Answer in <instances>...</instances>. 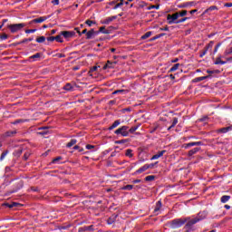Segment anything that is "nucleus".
I'll use <instances>...</instances> for the list:
<instances>
[{
	"label": "nucleus",
	"instance_id": "1",
	"mask_svg": "<svg viewBox=\"0 0 232 232\" xmlns=\"http://www.w3.org/2000/svg\"><path fill=\"white\" fill-rule=\"evenodd\" d=\"M188 222V218H175L169 221L170 229H179Z\"/></svg>",
	"mask_w": 232,
	"mask_h": 232
},
{
	"label": "nucleus",
	"instance_id": "2",
	"mask_svg": "<svg viewBox=\"0 0 232 232\" xmlns=\"http://www.w3.org/2000/svg\"><path fill=\"white\" fill-rule=\"evenodd\" d=\"M128 130H130V127L123 125V126L120 127L119 129H117L114 131V133H115V135H121V137H129L130 131H128Z\"/></svg>",
	"mask_w": 232,
	"mask_h": 232
},
{
	"label": "nucleus",
	"instance_id": "3",
	"mask_svg": "<svg viewBox=\"0 0 232 232\" xmlns=\"http://www.w3.org/2000/svg\"><path fill=\"white\" fill-rule=\"evenodd\" d=\"M24 24H9L7 28L11 31V34H15V32H19V30H23L24 28Z\"/></svg>",
	"mask_w": 232,
	"mask_h": 232
},
{
	"label": "nucleus",
	"instance_id": "4",
	"mask_svg": "<svg viewBox=\"0 0 232 232\" xmlns=\"http://www.w3.org/2000/svg\"><path fill=\"white\" fill-rule=\"evenodd\" d=\"M179 13H175L173 14H168L167 20L169 21V24H173V23H177V19H179Z\"/></svg>",
	"mask_w": 232,
	"mask_h": 232
},
{
	"label": "nucleus",
	"instance_id": "5",
	"mask_svg": "<svg viewBox=\"0 0 232 232\" xmlns=\"http://www.w3.org/2000/svg\"><path fill=\"white\" fill-rule=\"evenodd\" d=\"M193 146H204V143L202 141H192L189 143H185L183 145V148H185V150H188V148H191Z\"/></svg>",
	"mask_w": 232,
	"mask_h": 232
},
{
	"label": "nucleus",
	"instance_id": "6",
	"mask_svg": "<svg viewBox=\"0 0 232 232\" xmlns=\"http://www.w3.org/2000/svg\"><path fill=\"white\" fill-rule=\"evenodd\" d=\"M86 231H90V232L95 231L94 226L93 225L84 226L78 228V232H86Z\"/></svg>",
	"mask_w": 232,
	"mask_h": 232
},
{
	"label": "nucleus",
	"instance_id": "7",
	"mask_svg": "<svg viewBox=\"0 0 232 232\" xmlns=\"http://www.w3.org/2000/svg\"><path fill=\"white\" fill-rule=\"evenodd\" d=\"M208 218V211L204 210L202 212H199L195 218L198 222H200L202 220H205V218Z\"/></svg>",
	"mask_w": 232,
	"mask_h": 232
},
{
	"label": "nucleus",
	"instance_id": "8",
	"mask_svg": "<svg viewBox=\"0 0 232 232\" xmlns=\"http://www.w3.org/2000/svg\"><path fill=\"white\" fill-rule=\"evenodd\" d=\"M188 218L185 227H193V226H195V224L198 222L197 221L196 218L192 219H189V218Z\"/></svg>",
	"mask_w": 232,
	"mask_h": 232
},
{
	"label": "nucleus",
	"instance_id": "9",
	"mask_svg": "<svg viewBox=\"0 0 232 232\" xmlns=\"http://www.w3.org/2000/svg\"><path fill=\"white\" fill-rule=\"evenodd\" d=\"M61 35H63L65 39H70V37H73V35H75V32L63 31Z\"/></svg>",
	"mask_w": 232,
	"mask_h": 232
},
{
	"label": "nucleus",
	"instance_id": "10",
	"mask_svg": "<svg viewBox=\"0 0 232 232\" xmlns=\"http://www.w3.org/2000/svg\"><path fill=\"white\" fill-rule=\"evenodd\" d=\"M117 217H119V215L117 214H112L108 219H107V224L109 226H111V224H115V221L117 220Z\"/></svg>",
	"mask_w": 232,
	"mask_h": 232
},
{
	"label": "nucleus",
	"instance_id": "11",
	"mask_svg": "<svg viewBox=\"0 0 232 232\" xmlns=\"http://www.w3.org/2000/svg\"><path fill=\"white\" fill-rule=\"evenodd\" d=\"M23 186H24V183L23 182V180L18 181L15 184V188H14V190L11 191L10 193H17V191H19V189H21Z\"/></svg>",
	"mask_w": 232,
	"mask_h": 232
},
{
	"label": "nucleus",
	"instance_id": "12",
	"mask_svg": "<svg viewBox=\"0 0 232 232\" xmlns=\"http://www.w3.org/2000/svg\"><path fill=\"white\" fill-rule=\"evenodd\" d=\"M215 10L218 11V7L217 5H211L206 9L201 15H206V14H209V12H215Z\"/></svg>",
	"mask_w": 232,
	"mask_h": 232
},
{
	"label": "nucleus",
	"instance_id": "13",
	"mask_svg": "<svg viewBox=\"0 0 232 232\" xmlns=\"http://www.w3.org/2000/svg\"><path fill=\"white\" fill-rule=\"evenodd\" d=\"M164 153H166V150H161L158 152L157 154L151 157L150 160H158V159H160V157L164 156Z\"/></svg>",
	"mask_w": 232,
	"mask_h": 232
},
{
	"label": "nucleus",
	"instance_id": "14",
	"mask_svg": "<svg viewBox=\"0 0 232 232\" xmlns=\"http://www.w3.org/2000/svg\"><path fill=\"white\" fill-rule=\"evenodd\" d=\"M46 19H48V17H46V16H41V17H39V18H36V19L32 20V21L29 23V24H34V23H44V21H46Z\"/></svg>",
	"mask_w": 232,
	"mask_h": 232
},
{
	"label": "nucleus",
	"instance_id": "15",
	"mask_svg": "<svg viewBox=\"0 0 232 232\" xmlns=\"http://www.w3.org/2000/svg\"><path fill=\"white\" fill-rule=\"evenodd\" d=\"M177 124H179V118L174 117L172 119V124L167 129L168 131H170L171 130H173V128H175Z\"/></svg>",
	"mask_w": 232,
	"mask_h": 232
},
{
	"label": "nucleus",
	"instance_id": "16",
	"mask_svg": "<svg viewBox=\"0 0 232 232\" xmlns=\"http://www.w3.org/2000/svg\"><path fill=\"white\" fill-rule=\"evenodd\" d=\"M228 131H232V126L224 127L218 130V133H227Z\"/></svg>",
	"mask_w": 232,
	"mask_h": 232
},
{
	"label": "nucleus",
	"instance_id": "17",
	"mask_svg": "<svg viewBox=\"0 0 232 232\" xmlns=\"http://www.w3.org/2000/svg\"><path fill=\"white\" fill-rule=\"evenodd\" d=\"M148 169V165L145 164L144 166H142L141 168H140L139 169H137L134 172V175H140V173H144V171H146Z\"/></svg>",
	"mask_w": 232,
	"mask_h": 232
},
{
	"label": "nucleus",
	"instance_id": "18",
	"mask_svg": "<svg viewBox=\"0 0 232 232\" xmlns=\"http://www.w3.org/2000/svg\"><path fill=\"white\" fill-rule=\"evenodd\" d=\"M17 130H7L4 133V137H15Z\"/></svg>",
	"mask_w": 232,
	"mask_h": 232
},
{
	"label": "nucleus",
	"instance_id": "19",
	"mask_svg": "<svg viewBox=\"0 0 232 232\" xmlns=\"http://www.w3.org/2000/svg\"><path fill=\"white\" fill-rule=\"evenodd\" d=\"M198 151H200V147H196L192 150H190L188 153V157H193V155L198 153Z\"/></svg>",
	"mask_w": 232,
	"mask_h": 232
},
{
	"label": "nucleus",
	"instance_id": "20",
	"mask_svg": "<svg viewBox=\"0 0 232 232\" xmlns=\"http://www.w3.org/2000/svg\"><path fill=\"white\" fill-rule=\"evenodd\" d=\"M94 35H97V33L95 30L91 29L88 33H86V39H92Z\"/></svg>",
	"mask_w": 232,
	"mask_h": 232
},
{
	"label": "nucleus",
	"instance_id": "21",
	"mask_svg": "<svg viewBox=\"0 0 232 232\" xmlns=\"http://www.w3.org/2000/svg\"><path fill=\"white\" fill-rule=\"evenodd\" d=\"M117 126H121V120H116L111 126L109 127V130L111 131V130H115Z\"/></svg>",
	"mask_w": 232,
	"mask_h": 232
},
{
	"label": "nucleus",
	"instance_id": "22",
	"mask_svg": "<svg viewBox=\"0 0 232 232\" xmlns=\"http://www.w3.org/2000/svg\"><path fill=\"white\" fill-rule=\"evenodd\" d=\"M4 206H5V208H9V209H12V208H18V206H21V204L17 203V202H13V203H5L4 204Z\"/></svg>",
	"mask_w": 232,
	"mask_h": 232
},
{
	"label": "nucleus",
	"instance_id": "23",
	"mask_svg": "<svg viewBox=\"0 0 232 232\" xmlns=\"http://www.w3.org/2000/svg\"><path fill=\"white\" fill-rule=\"evenodd\" d=\"M195 5H197V3H195V2H187L185 4L180 5L179 7V8H188V6H195Z\"/></svg>",
	"mask_w": 232,
	"mask_h": 232
},
{
	"label": "nucleus",
	"instance_id": "24",
	"mask_svg": "<svg viewBox=\"0 0 232 232\" xmlns=\"http://www.w3.org/2000/svg\"><path fill=\"white\" fill-rule=\"evenodd\" d=\"M229 200H231V196L227 195H224L220 198V202H222V204H226L227 202H229Z\"/></svg>",
	"mask_w": 232,
	"mask_h": 232
},
{
	"label": "nucleus",
	"instance_id": "25",
	"mask_svg": "<svg viewBox=\"0 0 232 232\" xmlns=\"http://www.w3.org/2000/svg\"><path fill=\"white\" fill-rule=\"evenodd\" d=\"M209 77H211V75L198 77V78H195L194 80H192V82H200V81L209 79Z\"/></svg>",
	"mask_w": 232,
	"mask_h": 232
},
{
	"label": "nucleus",
	"instance_id": "26",
	"mask_svg": "<svg viewBox=\"0 0 232 232\" xmlns=\"http://www.w3.org/2000/svg\"><path fill=\"white\" fill-rule=\"evenodd\" d=\"M113 64H117V62L107 61V63L103 66V70H107V68H113Z\"/></svg>",
	"mask_w": 232,
	"mask_h": 232
},
{
	"label": "nucleus",
	"instance_id": "27",
	"mask_svg": "<svg viewBox=\"0 0 232 232\" xmlns=\"http://www.w3.org/2000/svg\"><path fill=\"white\" fill-rule=\"evenodd\" d=\"M160 208H162V201L159 200L156 203V207L154 208V213H159V211H160Z\"/></svg>",
	"mask_w": 232,
	"mask_h": 232
},
{
	"label": "nucleus",
	"instance_id": "28",
	"mask_svg": "<svg viewBox=\"0 0 232 232\" xmlns=\"http://www.w3.org/2000/svg\"><path fill=\"white\" fill-rule=\"evenodd\" d=\"M99 68H101V66H97V65H95V66H93V67H92L91 69H90V71H89V75H90V77H93V72H97V70H99Z\"/></svg>",
	"mask_w": 232,
	"mask_h": 232
},
{
	"label": "nucleus",
	"instance_id": "29",
	"mask_svg": "<svg viewBox=\"0 0 232 232\" xmlns=\"http://www.w3.org/2000/svg\"><path fill=\"white\" fill-rule=\"evenodd\" d=\"M115 19H117V16L108 17L103 21V24H110V23H111V21H115Z\"/></svg>",
	"mask_w": 232,
	"mask_h": 232
},
{
	"label": "nucleus",
	"instance_id": "30",
	"mask_svg": "<svg viewBox=\"0 0 232 232\" xmlns=\"http://www.w3.org/2000/svg\"><path fill=\"white\" fill-rule=\"evenodd\" d=\"M110 34V31L109 30H106V27L105 26H102L100 27V30L99 31H96V35L98 34Z\"/></svg>",
	"mask_w": 232,
	"mask_h": 232
},
{
	"label": "nucleus",
	"instance_id": "31",
	"mask_svg": "<svg viewBox=\"0 0 232 232\" xmlns=\"http://www.w3.org/2000/svg\"><path fill=\"white\" fill-rule=\"evenodd\" d=\"M23 155V148H19L14 151V157H21Z\"/></svg>",
	"mask_w": 232,
	"mask_h": 232
},
{
	"label": "nucleus",
	"instance_id": "32",
	"mask_svg": "<svg viewBox=\"0 0 232 232\" xmlns=\"http://www.w3.org/2000/svg\"><path fill=\"white\" fill-rule=\"evenodd\" d=\"M125 156L129 157V159H131V157H133V150H131V149L126 150Z\"/></svg>",
	"mask_w": 232,
	"mask_h": 232
},
{
	"label": "nucleus",
	"instance_id": "33",
	"mask_svg": "<svg viewBox=\"0 0 232 232\" xmlns=\"http://www.w3.org/2000/svg\"><path fill=\"white\" fill-rule=\"evenodd\" d=\"M74 144H77V140L72 139L70 142L67 143V148H72V146H74Z\"/></svg>",
	"mask_w": 232,
	"mask_h": 232
},
{
	"label": "nucleus",
	"instance_id": "34",
	"mask_svg": "<svg viewBox=\"0 0 232 232\" xmlns=\"http://www.w3.org/2000/svg\"><path fill=\"white\" fill-rule=\"evenodd\" d=\"M128 92H130V91H128V90H117V91H114L113 92H112V95H117V93H128Z\"/></svg>",
	"mask_w": 232,
	"mask_h": 232
},
{
	"label": "nucleus",
	"instance_id": "35",
	"mask_svg": "<svg viewBox=\"0 0 232 232\" xmlns=\"http://www.w3.org/2000/svg\"><path fill=\"white\" fill-rule=\"evenodd\" d=\"M126 142H130V140L124 139V140H116L115 144H126Z\"/></svg>",
	"mask_w": 232,
	"mask_h": 232
},
{
	"label": "nucleus",
	"instance_id": "36",
	"mask_svg": "<svg viewBox=\"0 0 232 232\" xmlns=\"http://www.w3.org/2000/svg\"><path fill=\"white\" fill-rule=\"evenodd\" d=\"M122 189L124 191H131V189H133V185H126V186L122 187Z\"/></svg>",
	"mask_w": 232,
	"mask_h": 232
},
{
	"label": "nucleus",
	"instance_id": "37",
	"mask_svg": "<svg viewBox=\"0 0 232 232\" xmlns=\"http://www.w3.org/2000/svg\"><path fill=\"white\" fill-rule=\"evenodd\" d=\"M215 64H226V62L222 61V58L219 56L217 58Z\"/></svg>",
	"mask_w": 232,
	"mask_h": 232
},
{
	"label": "nucleus",
	"instance_id": "38",
	"mask_svg": "<svg viewBox=\"0 0 232 232\" xmlns=\"http://www.w3.org/2000/svg\"><path fill=\"white\" fill-rule=\"evenodd\" d=\"M42 131L39 132L40 135H48V127L42 128Z\"/></svg>",
	"mask_w": 232,
	"mask_h": 232
},
{
	"label": "nucleus",
	"instance_id": "39",
	"mask_svg": "<svg viewBox=\"0 0 232 232\" xmlns=\"http://www.w3.org/2000/svg\"><path fill=\"white\" fill-rule=\"evenodd\" d=\"M145 180H146V182H151L152 180H155V176H153V175L147 176L145 178Z\"/></svg>",
	"mask_w": 232,
	"mask_h": 232
},
{
	"label": "nucleus",
	"instance_id": "40",
	"mask_svg": "<svg viewBox=\"0 0 232 232\" xmlns=\"http://www.w3.org/2000/svg\"><path fill=\"white\" fill-rule=\"evenodd\" d=\"M122 5H124V0H120V3L116 4L113 9L117 10V8H120V6H122Z\"/></svg>",
	"mask_w": 232,
	"mask_h": 232
},
{
	"label": "nucleus",
	"instance_id": "41",
	"mask_svg": "<svg viewBox=\"0 0 232 232\" xmlns=\"http://www.w3.org/2000/svg\"><path fill=\"white\" fill-rule=\"evenodd\" d=\"M8 155V150L4 151L0 156V161L5 160V158Z\"/></svg>",
	"mask_w": 232,
	"mask_h": 232
},
{
	"label": "nucleus",
	"instance_id": "42",
	"mask_svg": "<svg viewBox=\"0 0 232 232\" xmlns=\"http://www.w3.org/2000/svg\"><path fill=\"white\" fill-rule=\"evenodd\" d=\"M59 160H63V157L58 156L57 158L53 160V164H59Z\"/></svg>",
	"mask_w": 232,
	"mask_h": 232
},
{
	"label": "nucleus",
	"instance_id": "43",
	"mask_svg": "<svg viewBox=\"0 0 232 232\" xmlns=\"http://www.w3.org/2000/svg\"><path fill=\"white\" fill-rule=\"evenodd\" d=\"M179 66H180L179 63L174 64V65L170 68L169 72H175L176 70H179Z\"/></svg>",
	"mask_w": 232,
	"mask_h": 232
},
{
	"label": "nucleus",
	"instance_id": "44",
	"mask_svg": "<svg viewBox=\"0 0 232 232\" xmlns=\"http://www.w3.org/2000/svg\"><path fill=\"white\" fill-rule=\"evenodd\" d=\"M44 41H46V37L44 36H40L36 38V43H44Z\"/></svg>",
	"mask_w": 232,
	"mask_h": 232
},
{
	"label": "nucleus",
	"instance_id": "45",
	"mask_svg": "<svg viewBox=\"0 0 232 232\" xmlns=\"http://www.w3.org/2000/svg\"><path fill=\"white\" fill-rule=\"evenodd\" d=\"M54 41L57 43H63V37H61V34L54 36Z\"/></svg>",
	"mask_w": 232,
	"mask_h": 232
},
{
	"label": "nucleus",
	"instance_id": "46",
	"mask_svg": "<svg viewBox=\"0 0 232 232\" xmlns=\"http://www.w3.org/2000/svg\"><path fill=\"white\" fill-rule=\"evenodd\" d=\"M156 164H159V161H156L155 163L146 164L148 169H152V168L155 167Z\"/></svg>",
	"mask_w": 232,
	"mask_h": 232
},
{
	"label": "nucleus",
	"instance_id": "47",
	"mask_svg": "<svg viewBox=\"0 0 232 232\" xmlns=\"http://www.w3.org/2000/svg\"><path fill=\"white\" fill-rule=\"evenodd\" d=\"M178 14H179V17H184L185 15H188V11L187 10H183V11L178 13Z\"/></svg>",
	"mask_w": 232,
	"mask_h": 232
},
{
	"label": "nucleus",
	"instance_id": "48",
	"mask_svg": "<svg viewBox=\"0 0 232 232\" xmlns=\"http://www.w3.org/2000/svg\"><path fill=\"white\" fill-rule=\"evenodd\" d=\"M151 37V32H147L144 35L141 36V39H148Z\"/></svg>",
	"mask_w": 232,
	"mask_h": 232
},
{
	"label": "nucleus",
	"instance_id": "49",
	"mask_svg": "<svg viewBox=\"0 0 232 232\" xmlns=\"http://www.w3.org/2000/svg\"><path fill=\"white\" fill-rule=\"evenodd\" d=\"M139 130V127L138 126H136V127H131L130 129H129V134L130 133H135V130Z\"/></svg>",
	"mask_w": 232,
	"mask_h": 232
},
{
	"label": "nucleus",
	"instance_id": "50",
	"mask_svg": "<svg viewBox=\"0 0 232 232\" xmlns=\"http://www.w3.org/2000/svg\"><path fill=\"white\" fill-rule=\"evenodd\" d=\"M41 58V53H37L34 55H32L30 59H40Z\"/></svg>",
	"mask_w": 232,
	"mask_h": 232
},
{
	"label": "nucleus",
	"instance_id": "51",
	"mask_svg": "<svg viewBox=\"0 0 232 232\" xmlns=\"http://www.w3.org/2000/svg\"><path fill=\"white\" fill-rule=\"evenodd\" d=\"M85 24H88V26H92V24H96V22L92 20H87L85 21Z\"/></svg>",
	"mask_w": 232,
	"mask_h": 232
},
{
	"label": "nucleus",
	"instance_id": "52",
	"mask_svg": "<svg viewBox=\"0 0 232 232\" xmlns=\"http://www.w3.org/2000/svg\"><path fill=\"white\" fill-rule=\"evenodd\" d=\"M188 17H184V18H181V19H179V20H177L176 22H175V24H179V23H184V21H188Z\"/></svg>",
	"mask_w": 232,
	"mask_h": 232
},
{
	"label": "nucleus",
	"instance_id": "53",
	"mask_svg": "<svg viewBox=\"0 0 232 232\" xmlns=\"http://www.w3.org/2000/svg\"><path fill=\"white\" fill-rule=\"evenodd\" d=\"M24 120L19 119V120L13 121L12 124H14V125L21 124V122H24Z\"/></svg>",
	"mask_w": 232,
	"mask_h": 232
},
{
	"label": "nucleus",
	"instance_id": "54",
	"mask_svg": "<svg viewBox=\"0 0 232 232\" xmlns=\"http://www.w3.org/2000/svg\"><path fill=\"white\" fill-rule=\"evenodd\" d=\"M164 35H166V34H164V33L156 35V36L153 38V41H155V39H160V37H164Z\"/></svg>",
	"mask_w": 232,
	"mask_h": 232
},
{
	"label": "nucleus",
	"instance_id": "55",
	"mask_svg": "<svg viewBox=\"0 0 232 232\" xmlns=\"http://www.w3.org/2000/svg\"><path fill=\"white\" fill-rule=\"evenodd\" d=\"M221 45H222L221 43H218V44L216 45V47H215V49H214V53H217V52H218V48H220Z\"/></svg>",
	"mask_w": 232,
	"mask_h": 232
},
{
	"label": "nucleus",
	"instance_id": "56",
	"mask_svg": "<svg viewBox=\"0 0 232 232\" xmlns=\"http://www.w3.org/2000/svg\"><path fill=\"white\" fill-rule=\"evenodd\" d=\"M36 29H27L25 30V34H34V32H35Z\"/></svg>",
	"mask_w": 232,
	"mask_h": 232
},
{
	"label": "nucleus",
	"instance_id": "57",
	"mask_svg": "<svg viewBox=\"0 0 232 232\" xmlns=\"http://www.w3.org/2000/svg\"><path fill=\"white\" fill-rule=\"evenodd\" d=\"M30 158V152H25L24 155V160H27Z\"/></svg>",
	"mask_w": 232,
	"mask_h": 232
},
{
	"label": "nucleus",
	"instance_id": "58",
	"mask_svg": "<svg viewBox=\"0 0 232 232\" xmlns=\"http://www.w3.org/2000/svg\"><path fill=\"white\" fill-rule=\"evenodd\" d=\"M0 39H8V34H1Z\"/></svg>",
	"mask_w": 232,
	"mask_h": 232
},
{
	"label": "nucleus",
	"instance_id": "59",
	"mask_svg": "<svg viewBox=\"0 0 232 232\" xmlns=\"http://www.w3.org/2000/svg\"><path fill=\"white\" fill-rule=\"evenodd\" d=\"M85 148H86V150H93V148H95V146L88 144V145H86Z\"/></svg>",
	"mask_w": 232,
	"mask_h": 232
},
{
	"label": "nucleus",
	"instance_id": "60",
	"mask_svg": "<svg viewBox=\"0 0 232 232\" xmlns=\"http://www.w3.org/2000/svg\"><path fill=\"white\" fill-rule=\"evenodd\" d=\"M159 6H160L159 5H150L148 7V10H151L153 8L159 9Z\"/></svg>",
	"mask_w": 232,
	"mask_h": 232
},
{
	"label": "nucleus",
	"instance_id": "61",
	"mask_svg": "<svg viewBox=\"0 0 232 232\" xmlns=\"http://www.w3.org/2000/svg\"><path fill=\"white\" fill-rule=\"evenodd\" d=\"M47 41H50V42L55 41V36L47 37Z\"/></svg>",
	"mask_w": 232,
	"mask_h": 232
},
{
	"label": "nucleus",
	"instance_id": "62",
	"mask_svg": "<svg viewBox=\"0 0 232 232\" xmlns=\"http://www.w3.org/2000/svg\"><path fill=\"white\" fill-rule=\"evenodd\" d=\"M213 44H215V42L211 41L207 46H208V48H213Z\"/></svg>",
	"mask_w": 232,
	"mask_h": 232
},
{
	"label": "nucleus",
	"instance_id": "63",
	"mask_svg": "<svg viewBox=\"0 0 232 232\" xmlns=\"http://www.w3.org/2000/svg\"><path fill=\"white\" fill-rule=\"evenodd\" d=\"M225 6H227V8H231L232 3H227L225 4Z\"/></svg>",
	"mask_w": 232,
	"mask_h": 232
},
{
	"label": "nucleus",
	"instance_id": "64",
	"mask_svg": "<svg viewBox=\"0 0 232 232\" xmlns=\"http://www.w3.org/2000/svg\"><path fill=\"white\" fill-rule=\"evenodd\" d=\"M52 4H53V5H59V0H53V1H52Z\"/></svg>",
	"mask_w": 232,
	"mask_h": 232
}]
</instances>
